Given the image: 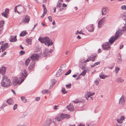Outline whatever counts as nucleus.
<instances>
[{
  "label": "nucleus",
  "instance_id": "63",
  "mask_svg": "<svg viewBox=\"0 0 126 126\" xmlns=\"http://www.w3.org/2000/svg\"><path fill=\"white\" fill-rule=\"evenodd\" d=\"M20 48L22 49H23L24 48L21 45H20Z\"/></svg>",
  "mask_w": 126,
  "mask_h": 126
},
{
  "label": "nucleus",
  "instance_id": "44",
  "mask_svg": "<svg viewBox=\"0 0 126 126\" xmlns=\"http://www.w3.org/2000/svg\"><path fill=\"white\" fill-rule=\"evenodd\" d=\"M71 70L70 69L65 74V75H67L70 74L71 72Z\"/></svg>",
  "mask_w": 126,
  "mask_h": 126
},
{
  "label": "nucleus",
  "instance_id": "20",
  "mask_svg": "<svg viewBox=\"0 0 126 126\" xmlns=\"http://www.w3.org/2000/svg\"><path fill=\"white\" fill-rule=\"evenodd\" d=\"M4 23V21L2 20L0 22V34L1 33V31L3 29V26Z\"/></svg>",
  "mask_w": 126,
  "mask_h": 126
},
{
  "label": "nucleus",
  "instance_id": "46",
  "mask_svg": "<svg viewBox=\"0 0 126 126\" xmlns=\"http://www.w3.org/2000/svg\"><path fill=\"white\" fill-rule=\"evenodd\" d=\"M122 60L120 58H119L118 59L117 62L118 63H120L122 62Z\"/></svg>",
  "mask_w": 126,
  "mask_h": 126
},
{
  "label": "nucleus",
  "instance_id": "41",
  "mask_svg": "<svg viewBox=\"0 0 126 126\" xmlns=\"http://www.w3.org/2000/svg\"><path fill=\"white\" fill-rule=\"evenodd\" d=\"M25 53V52L23 50L21 51L19 53V55H22L24 54Z\"/></svg>",
  "mask_w": 126,
  "mask_h": 126
},
{
  "label": "nucleus",
  "instance_id": "8",
  "mask_svg": "<svg viewBox=\"0 0 126 126\" xmlns=\"http://www.w3.org/2000/svg\"><path fill=\"white\" fill-rule=\"evenodd\" d=\"M103 49L106 50H108L110 49V47L108 42H107L104 44L102 45Z\"/></svg>",
  "mask_w": 126,
  "mask_h": 126
},
{
  "label": "nucleus",
  "instance_id": "56",
  "mask_svg": "<svg viewBox=\"0 0 126 126\" xmlns=\"http://www.w3.org/2000/svg\"><path fill=\"white\" fill-rule=\"evenodd\" d=\"M62 6L63 7H66L67 6V5L66 4L63 3V4Z\"/></svg>",
  "mask_w": 126,
  "mask_h": 126
},
{
  "label": "nucleus",
  "instance_id": "34",
  "mask_svg": "<svg viewBox=\"0 0 126 126\" xmlns=\"http://www.w3.org/2000/svg\"><path fill=\"white\" fill-rule=\"evenodd\" d=\"M42 92L43 94H45L46 93H49L50 91L48 90H45L42 91Z\"/></svg>",
  "mask_w": 126,
  "mask_h": 126
},
{
  "label": "nucleus",
  "instance_id": "17",
  "mask_svg": "<svg viewBox=\"0 0 126 126\" xmlns=\"http://www.w3.org/2000/svg\"><path fill=\"white\" fill-rule=\"evenodd\" d=\"M52 122L51 120L50 119H48L46 120L45 123L42 126H45V125H46L47 126L49 125Z\"/></svg>",
  "mask_w": 126,
  "mask_h": 126
},
{
  "label": "nucleus",
  "instance_id": "55",
  "mask_svg": "<svg viewBox=\"0 0 126 126\" xmlns=\"http://www.w3.org/2000/svg\"><path fill=\"white\" fill-rule=\"evenodd\" d=\"M6 52H4V53L1 55V57H3L6 54Z\"/></svg>",
  "mask_w": 126,
  "mask_h": 126
},
{
  "label": "nucleus",
  "instance_id": "24",
  "mask_svg": "<svg viewBox=\"0 0 126 126\" xmlns=\"http://www.w3.org/2000/svg\"><path fill=\"white\" fill-rule=\"evenodd\" d=\"M87 29L90 32H92L94 30L93 25H90L89 27L87 28Z\"/></svg>",
  "mask_w": 126,
  "mask_h": 126
},
{
  "label": "nucleus",
  "instance_id": "22",
  "mask_svg": "<svg viewBox=\"0 0 126 126\" xmlns=\"http://www.w3.org/2000/svg\"><path fill=\"white\" fill-rule=\"evenodd\" d=\"M87 71L86 70H84L79 75V77L77 79H79L80 78V76H82L83 77L86 74Z\"/></svg>",
  "mask_w": 126,
  "mask_h": 126
},
{
  "label": "nucleus",
  "instance_id": "51",
  "mask_svg": "<svg viewBox=\"0 0 126 126\" xmlns=\"http://www.w3.org/2000/svg\"><path fill=\"white\" fill-rule=\"evenodd\" d=\"M48 18L49 20L50 21H52V17L51 16H49L48 17Z\"/></svg>",
  "mask_w": 126,
  "mask_h": 126
},
{
  "label": "nucleus",
  "instance_id": "38",
  "mask_svg": "<svg viewBox=\"0 0 126 126\" xmlns=\"http://www.w3.org/2000/svg\"><path fill=\"white\" fill-rule=\"evenodd\" d=\"M62 91L63 94H65L67 93V92L64 88H63Z\"/></svg>",
  "mask_w": 126,
  "mask_h": 126
},
{
  "label": "nucleus",
  "instance_id": "21",
  "mask_svg": "<svg viewBox=\"0 0 126 126\" xmlns=\"http://www.w3.org/2000/svg\"><path fill=\"white\" fill-rule=\"evenodd\" d=\"M70 0H65V1L67 2H69ZM63 2V0H59L58 2L57 5V7H60L62 5V4L61 3V2Z\"/></svg>",
  "mask_w": 126,
  "mask_h": 126
},
{
  "label": "nucleus",
  "instance_id": "10",
  "mask_svg": "<svg viewBox=\"0 0 126 126\" xmlns=\"http://www.w3.org/2000/svg\"><path fill=\"white\" fill-rule=\"evenodd\" d=\"M30 58L32 60L36 61L39 58V56L37 54H33L30 57Z\"/></svg>",
  "mask_w": 126,
  "mask_h": 126
},
{
  "label": "nucleus",
  "instance_id": "42",
  "mask_svg": "<svg viewBox=\"0 0 126 126\" xmlns=\"http://www.w3.org/2000/svg\"><path fill=\"white\" fill-rule=\"evenodd\" d=\"M91 56L92 57L91 58V60L92 61H94L95 60V58L96 57V56H94L93 57L91 56Z\"/></svg>",
  "mask_w": 126,
  "mask_h": 126
},
{
  "label": "nucleus",
  "instance_id": "7",
  "mask_svg": "<svg viewBox=\"0 0 126 126\" xmlns=\"http://www.w3.org/2000/svg\"><path fill=\"white\" fill-rule=\"evenodd\" d=\"M21 77L19 78L21 80V83H22L24 81L25 78H26L27 76V72L26 70L24 69V73H22L21 74Z\"/></svg>",
  "mask_w": 126,
  "mask_h": 126
},
{
  "label": "nucleus",
  "instance_id": "28",
  "mask_svg": "<svg viewBox=\"0 0 126 126\" xmlns=\"http://www.w3.org/2000/svg\"><path fill=\"white\" fill-rule=\"evenodd\" d=\"M68 109L70 110H72L74 109V107L73 105L70 104L67 106Z\"/></svg>",
  "mask_w": 126,
  "mask_h": 126
},
{
  "label": "nucleus",
  "instance_id": "43",
  "mask_svg": "<svg viewBox=\"0 0 126 126\" xmlns=\"http://www.w3.org/2000/svg\"><path fill=\"white\" fill-rule=\"evenodd\" d=\"M119 70V68L118 67H116L115 70L116 73H117Z\"/></svg>",
  "mask_w": 126,
  "mask_h": 126
},
{
  "label": "nucleus",
  "instance_id": "19",
  "mask_svg": "<svg viewBox=\"0 0 126 126\" xmlns=\"http://www.w3.org/2000/svg\"><path fill=\"white\" fill-rule=\"evenodd\" d=\"M8 47V43H6L2 44L1 46V47L2 49V51L3 52Z\"/></svg>",
  "mask_w": 126,
  "mask_h": 126
},
{
  "label": "nucleus",
  "instance_id": "6",
  "mask_svg": "<svg viewBox=\"0 0 126 126\" xmlns=\"http://www.w3.org/2000/svg\"><path fill=\"white\" fill-rule=\"evenodd\" d=\"M30 19V17L28 16H25L23 17L21 22L24 23H28L29 22Z\"/></svg>",
  "mask_w": 126,
  "mask_h": 126
},
{
  "label": "nucleus",
  "instance_id": "53",
  "mask_svg": "<svg viewBox=\"0 0 126 126\" xmlns=\"http://www.w3.org/2000/svg\"><path fill=\"white\" fill-rule=\"evenodd\" d=\"M94 83L96 85H97L99 84V82L97 81H95Z\"/></svg>",
  "mask_w": 126,
  "mask_h": 126
},
{
  "label": "nucleus",
  "instance_id": "52",
  "mask_svg": "<svg viewBox=\"0 0 126 126\" xmlns=\"http://www.w3.org/2000/svg\"><path fill=\"white\" fill-rule=\"evenodd\" d=\"M40 97H38L36 98L35 100L36 101H38L40 99Z\"/></svg>",
  "mask_w": 126,
  "mask_h": 126
},
{
  "label": "nucleus",
  "instance_id": "31",
  "mask_svg": "<svg viewBox=\"0 0 126 126\" xmlns=\"http://www.w3.org/2000/svg\"><path fill=\"white\" fill-rule=\"evenodd\" d=\"M43 9L44 13L42 15V16L41 17V18L43 17L47 13V10L46 8H45Z\"/></svg>",
  "mask_w": 126,
  "mask_h": 126
},
{
  "label": "nucleus",
  "instance_id": "62",
  "mask_svg": "<svg viewBox=\"0 0 126 126\" xmlns=\"http://www.w3.org/2000/svg\"><path fill=\"white\" fill-rule=\"evenodd\" d=\"M101 51V49H98V52L99 53Z\"/></svg>",
  "mask_w": 126,
  "mask_h": 126
},
{
  "label": "nucleus",
  "instance_id": "29",
  "mask_svg": "<svg viewBox=\"0 0 126 126\" xmlns=\"http://www.w3.org/2000/svg\"><path fill=\"white\" fill-rule=\"evenodd\" d=\"M28 34L27 32L26 31H23L21 32L20 34V36L22 37L25 36Z\"/></svg>",
  "mask_w": 126,
  "mask_h": 126
},
{
  "label": "nucleus",
  "instance_id": "1",
  "mask_svg": "<svg viewBox=\"0 0 126 126\" xmlns=\"http://www.w3.org/2000/svg\"><path fill=\"white\" fill-rule=\"evenodd\" d=\"M123 30H119L115 33V36L111 37L109 40V42L111 44H112L114 41L117 39L119 36L123 33L124 31L126 32V23L124 26L123 28Z\"/></svg>",
  "mask_w": 126,
  "mask_h": 126
},
{
  "label": "nucleus",
  "instance_id": "45",
  "mask_svg": "<svg viewBox=\"0 0 126 126\" xmlns=\"http://www.w3.org/2000/svg\"><path fill=\"white\" fill-rule=\"evenodd\" d=\"M73 102L75 103H77L80 102L77 99L74 101H73Z\"/></svg>",
  "mask_w": 126,
  "mask_h": 126
},
{
  "label": "nucleus",
  "instance_id": "9",
  "mask_svg": "<svg viewBox=\"0 0 126 126\" xmlns=\"http://www.w3.org/2000/svg\"><path fill=\"white\" fill-rule=\"evenodd\" d=\"M21 79H19V80H18L17 77H15L13 81V84L15 86L18 84H20L22 83H21Z\"/></svg>",
  "mask_w": 126,
  "mask_h": 126
},
{
  "label": "nucleus",
  "instance_id": "49",
  "mask_svg": "<svg viewBox=\"0 0 126 126\" xmlns=\"http://www.w3.org/2000/svg\"><path fill=\"white\" fill-rule=\"evenodd\" d=\"M17 107V105L16 104H15L14 106L13 109L15 110Z\"/></svg>",
  "mask_w": 126,
  "mask_h": 126
},
{
  "label": "nucleus",
  "instance_id": "30",
  "mask_svg": "<svg viewBox=\"0 0 126 126\" xmlns=\"http://www.w3.org/2000/svg\"><path fill=\"white\" fill-rule=\"evenodd\" d=\"M102 14L103 15H105L107 13V11L106 9L105 8H103L102 9Z\"/></svg>",
  "mask_w": 126,
  "mask_h": 126
},
{
  "label": "nucleus",
  "instance_id": "64",
  "mask_svg": "<svg viewBox=\"0 0 126 126\" xmlns=\"http://www.w3.org/2000/svg\"><path fill=\"white\" fill-rule=\"evenodd\" d=\"M77 38L79 39H80L81 38V37L79 35H78V36L77 37Z\"/></svg>",
  "mask_w": 126,
  "mask_h": 126
},
{
  "label": "nucleus",
  "instance_id": "26",
  "mask_svg": "<svg viewBox=\"0 0 126 126\" xmlns=\"http://www.w3.org/2000/svg\"><path fill=\"white\" fill-rule=\"evenodd\" d=\"M6 102L9 105H13L14 104L13 101L11 99L7 100Z\"/></svg>",
  "mask_w": 126,
  "mask_h": 126
},
{
  "label": "nucleus",
  "instance_id": "3",
  "mask_svg": "<svg viewBox=\"0 0 126 126\" xmlns=\"http://www.w3.org/2000/svg\"><path fill=\"white\" fill-rule=\"evenodd\" d=\"M14 10L15 13L17 12L19 14L25 13L26 11L25 8L21 5H19L15 7Z\"/></svg>",
  "mask_w": 126,
  "mask_h": 126
},
{
  "label": "nucleus",
  "instance_id": "25",
  "mask_svg": "<svg viewBox=\"0 0 126 126\" xmlns=\"http://www.w3.org/2000/svg\"><path fill=\"white\" fill-rule=\"evenodd\" d=\"M16 36H12L10 38V41L11 42H14L16 41Z\"/></svg>",
  "mask_w": 126,
  "mask_h": 126
},
{
  "label": "nucleus",
  "instance_id": "36",
  "mask_svg": "<svg viewBox=\"0 0 126 126\" xmlns=\"http://www.w3.org/2000/svg\"><path fill=\"white\" fill-rule=\"evenodd\" d=\"M107 76H105L103 74H101L100 75L99 77L101 79H104L105 78L107 77Z\"/></svg>",
  "mask_w": 126,
  "mask_h": 126
},
{
  "label": "nucleus",
  "instance_id": "33",
  "mask_svg": "<svg viewBox=\"0 0 126 126\" xmlns=\"http://www.w3.org/2000/svg\"><path fill=\"white\" fill-rule=\"evenodd\" d=\"M31 60V59L29 58H28L26 60L25 63L26 66H27L28 65L29 63L30 62Z\"/></svg>",
  "mask_w": 126,
  "mask_h": 126
},
{
  "label": "nucleus",
  "instance_id": "39",
  "mask_svg": "<svg viewBox=\"0 0 126 126\" xmlns=\"http://www.w3.org/2000/svg\"><path fill=\"white\" fill-rule=\"evenodd\" d=\"M21 99L23 102H26V100L25 97H21Z\"/></svg>",
  "mask_w": 126,
  "mask_h": 126
},
{
  "label": "nucleus",
  "instance_id": "57",
  "mask_svg": "<svg viewBox=\"0 0 126 126\" xmlns=\"http://www.w3.org/2000/svg\"><path fill=\"white\" fill-rule=\"evenodd\" d=\"M58 106L55 105L53 108L54 109V110H56L57 109Z\"/></svg>",
  "mask_w": 126,
  "mask_h": 126
},
{
  "label": "nucleus",
  "instance_id": "15",
  "mask_svg": "<svg viewBox=\"0 0 126 126\" xmlns=\"http://www.w3.org/2000/svg\"><path fill=\"white\" fill-rule=\"evenodd\" d=\"M125 119V117L124 116H121L120 118L117 119L116 121L118 123L121 124L123 122Z\"/></svg>",
  "mask_w": 126,
  "mask_h": 126
},
{
  "label": "nucleus",
  "instance_id": "59",
  "mask_svg": "<svg viewBox=\"0 0 126 126\" xmlns=\"http://www.w3.org/2000/svg\"><path fill=\"white\" fill-rule=\"evenodd\" d=\"M96 66L95 65V63H94V64L93 65H92L91 66V67H94V66Z\"/></svg>",
  "mask_w": 126,
  "mask_h": 126
},
{
  "label": "nucleus",
  "instance_id": "40",
  "mask_svg": "<svg viewBox=\"0 0 126 126\" xmlns=\"http://www.w3.org/2000/svg\"><path fill=\"white\" fill-rule=\"evenodd\" d=\"M121 8L123 10H126V5H123L121 6Z\"/></svg>",
  "mask_w": 126,
  "mask_h": 126
},
{
  "label": "nucleus",
  "instance_id": "61",
  "mask_svg": "<svg viewBox=\"0 0 126 126\" xmlns=\"http://www.w3.org/2000/svg\"><path fill=\"white\" fill-rule=\"evenodd\" d=\"M47 0H43V2L44 3H46L47 1Z\"/></svg>",
  "mask_w": 126,
  "mask_h": 126
},
{
  "label": "nucleus",
  "instance_id": "47",
  "mask_svg": "<svg viewBox=\"0 0 126 126\" xmlns=\"http://www.w3.org/2000/svg\"><path fill=\"white\" fill-rule=\"evenodd\" d=\"M71 84L70 83L69 84L66 85V87L67 88H70L71 87Z\"/></svg>",
  "mask_w": 126,
  "mask_h": 126
},
{
  "label": "nucleus",
  "instance_id": "11",
  "mask_svg": "<svg viewBox=\"0 0 126 126\" xmlns=\"http://www.w3.org/2000/svg\"><path fill=\"white\" fill-rule=\"evenodd\" d=\"M125 97L124 96H122L119 100V103L120 105H123L124 104L125 102Z\"/></svg>",
  "mask_w": 126,
  "mask_h": 126
},
{
  "label": "nucleus",
  "instance_id": "32",
  "mask_svg": "<svg viewBox=\"0 0 126 126\" xmlns=\"http://www.w3.org/2000/svg\"><path fill=\"white\" fill-rule=\"evenodd\" d=\"M45 39V38L40 37L38 39V40L41 43H44Z\"/></svg>",
  "mask_w": 126,
  "mask_h": 126
},
{
  "label": "nucleus",
  "instance_id": "27",
  "mask_svg": "<svg viewBox=\"0 0 126 126\" xmlns=\"http://www.w3.org/2000/svg\"><path fill=\"white\" fill-rule=\"evenodd\" d=\"M116 81L118 83H121L123 82L124 81V80L122 78H118L117 79Z\"/></svg>",
  "mask_w": 126,
  "mask_h": 126
},
{
  "label": "nucleus",
  "instance_id": "14",
  "mask_svg": "<svg viewBox=\"0 0 126 126\" xmlns=\"http://www.w3.org/2000/svg\"><path fill=\"white\" fill-rule=\"evenodd\" d=\"M95 94L94 93H92L90 92L87 93L85 95V98L87 100H88V98L91 96L94 95Z\"/></svg>",
  "mask_w": 126,
  "mask_h": 126
},
{
  "label": "nucleus",
  "instance_id": "50",
  "mask_svg": "<svg viewBox=\"0 0 126 126\" xmlns=\"http://www.w3.org/2000/svg\"><path fill=\"white\" fill-rule=\"evenodd\" d=\"M92 57L91 56H90L89 57L88 59L86 60V61L87 62L90 61V60H91V58Z\"/></svg>",
  "mask_w": 126,
  "mask_h": 126
},
{
  "label": "nucleus",
  "instance_id": "5",
  "mask_svg": "<svg viewBox=\"0 0 126 126\" xmlns=\"http://www.w3.org/2000/svg\"><path fill=\"white\" fill-rule=\"evenodd\" d=\"M44 43L46 46L48 47L53 44L52 41L48 37H45Z\"/></svg>",
  "mask_w": 126,
  "mask_h": 126
},
{
  "label": "nucleus",
  "instance_id": "23",
  "mask_svg": "<svg viewBox=\"0 0 126 126\" xmlns=\"http://www.w3.org/2000/svg\"><path fill=\"white\" fill-rule=\"evenodd\" d=\"M63 73V71L61 69H59L57 72L56 76L57 77H58L61 76Z\"/></svg>",
  "mask_w": 126,
  "mask_h": 126
},
{
  "label": "nucleus",
  "instance_id": "12",
  "mask_svg": "<svg viewBox=\"0 0 126 126\" xmlns=\"http://www.w3.org/2000/svg\"><path fill=\"white\" fill-rule=\"evenodd\" d=\"M9 10L8 8H6L4 12L1 13V14L2 16L5 17L7 18L8 16V14L9 13Z\"/></svg>",
  "mask_w": 126,
  "mask_h": 126
},
{
  "label": "nucleus",
  "instance_id": "18",
  "mask_svg": "<svg viewBox=\"0 0 126 126\" xmlns=\"http://www.w3.org/2000/svg\"><path fill=\"white\" fill-rule=\"evenodd\" d=\"M35 63V62L34 61H32L31 62L28 67L29 69L30 70H31L33 69L34 68V66Z\"/></svg>",
  "mask_w": 126,
  "mask_h": 126
},
{
  "label": "nucleus",
  "instance_id": "4",
  "mask_svg": "<svg viewBox=\"0 0 126 126\" xmlns=\"http://www.w3.org/2000/svg\"><path fill=\"white\" fill-rule=\"evenodd\" d=\"M71 117L70 115L65 114L61 113L60 115L56 116L55 118V119L57 121H61L65 118H69Z\"/></svg>",
  "mask_w": 126,
  "mask_h": 126
},
{
  "label": "nucleus",
  "instance_id": "2",
  "mask_svg": "<svg viewBox=\"0 0 126 126\" xmlns=\"http://www.w3.org/2000/svg\"><path fill=\"white\" fill-rule=\"evenodd\" d=\"M12 84L10 80L7 76L4 75L1 82V85L3 87H8Z\"/></svg>",
  "mask_w": 126,
  "mask_h": 126
},
{
  "label": "nucleus",
  "instance_id": "58",
  "mask_svg": "<svg viewBox=\"0 0 126 126\" xmlns=\"http://www.w3.org/2000/svg\"><path fill=\"white\" fill-rule=\"evenodd\" d=\"M100 62H97L95 63V64L96 65H97L100 64Z\"/></svg>",
  "mask_w": 126,
  "mask_h": 126
},
{
  "label": "nucleus",
  "instance_id": "54",
  "mask_svg": "<svg viewBox=\"0 0 126 126\" xmlns=\"http://www.w3.org/2000/svg\"><path fill=\"white\" fill-rule=\"evenodd\" d=\"M78 126H85L84 124L83 123H81Z\"/></svg>",
  "mask_w": 126,
  "mask_h": 126
},
{
  "label": "nucleus",
  "instance_id": "37",
  "mask_svg": "<svg viewBox=\"0 0 126 126\" xmlns=\"http://www.w3.org/2000/svg\"><path fill=\"white\" fill-rule=\"evenodd\" d=\"M82 30L80 31V32H79V31H77L76 32V33H75V34L76 35H77L78 34H82L83 35H84L85 34L84 33L82 32Z\"/></svg>",
  "mask_w": 126,
  "mask_h": 126
},
{
  "label": "nucleus",
  "instance_id": "60",
  "mask_svg": "<svg viewBox=\"0 0 126 126\" xmlns=\"http://www.w3.org/2000/svg\"><path fill=\"white\" fill-rule=\"evenodd\" d=\"M17 126H27L25 125H18Z\"/></svg>",
  "mask_w": 126,
  "mask_h": 126
},
{
  "label": "nucleus",
  "instance_id": "16",
  "mask_svg": "<svg viewBox=\"0 0 126 126\" xmlns=\"http://www.w3.org/2000/svg\"><path fill=\"white\" fill-rule=\"evenodd\" d=\"M6 69V68L3 66H2L0 69V73L2 74L3 76L5 73Z\"/></svg>",
  "mask_w": 126,
  "mask_h": 126
},
{
  "label": "nucleus",
  "instance_id": "35",
  "mask_svg": "<svg viewBox=\"0 0 126 126\" xmlns=\"http://www.w3.org/2000/svg\"><path fill=\"white\" fill-rule=\"evenodd\" d=\"M48 52H47V50H45V51L43 53L44 55V56H47L49 55Z\"/></svg>",
  "mask_w": 126,
  "mask_h": 126
},
{
  "label": "nucleus",
  "instance_id": "13",
  "mask_svg": "<svg viewBox=\"0 0 126 126\" xmlns=\"http://www.w3.org/2000/svg\"><path fill=\"white\" fill-rule=\"evenodd\" d=\"M105 17H104L102 18L98 22V27L100 28L102 27V25L104 21Z\"/></svg>",
  "mask_w": 126,
  "mask_h": 126
},
{
  "label": "nucleus",
  "instance_id": "48",
  "mask_svg": "<svg viewBox=\"0 0 126 126\" xmlns=\"http://www.w3.org/2000/svg\"><path fill=\"white\" fill-rule=\"evenodd\" d=\"M79 67L82 70H83L84 69H85V67H84V66H82V65L81 64L79 65Z\"/></svg>",
  "mask_w": 126,
  "mask_h": 126
}]
</instances>
